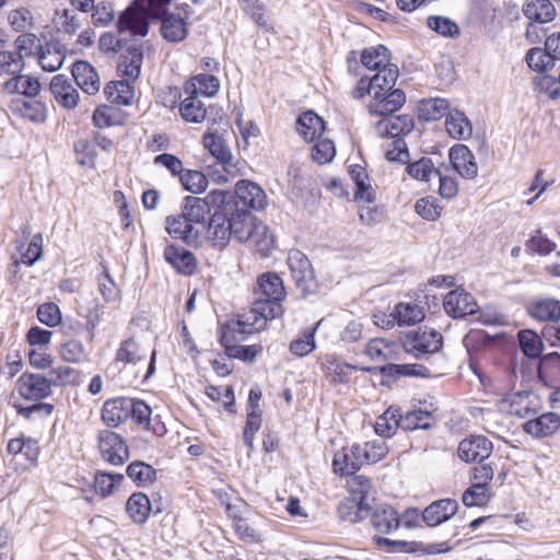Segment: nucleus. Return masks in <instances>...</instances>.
I'll return each mask as SVG.
<instances>
[{"instance_id": "1", "label": "nucleus", "mask_w": 560, "mask_h": 560, "mask_svg": "<svg viewBox=\"0 0 560 560\" xmlns=\"http://www.w3.org/2000/svg\"><path fill=\"white\" fill-rule=\"evenodd\" d=\"M268 310L261 301L254 299L247 311L236 314L220 327L219 343L229 358L252 364L262 354L261 343L242 345V342L250 335L265 329L269 320L280 317L277 314H270Z\"/></svg>"}, {"instance_id": "2", "label": "nucleus", "mask_w": 560, "mask_h": 560, "mask_svg": "<svg viewBox=\"0 0 560 560\" xmlns=\"http://www.w3.org/2000/svg\"><path fill=\"white\" fill-rule=\"evenodd\" d=\"M399 77L396 65L372 75H361L351 89L350 95L360 101L371 96L366 110L370 116H388L398 112L406 103V94L395 89Z\"/></svg>"}, {"instance_id": "3", "label": "nucleus", "mask_w": 560, "mask_h": 560, "mask_svg": "<svg viewBox=\"0 0 560 560\" xmlns=\"http://www.w3.org/2000/svg\"><path fill=\"white\" fill-rule=\"evenodd\" d=\"M516 369V354L497 361L489 372L479 375L483 390L493 396H508L517 383Z\"/></svg>"}, {"instance_id": "4", "label": "nucleus", "mask_w": 560, "mask_h": 560, "mask_svg": "<svg viewBox=\"0 0 560 560\" xmlns=\"http://www.w3.org/2000/svg\"><path fill=\"white\" fill-rule=\"evenodd\" d=\"M346 65L349 74L361 78V68L377 73L395 63L392 62L389 49L380 44L366 47L360 52L358 50H350L346 57Z\"/></svg>"}, {"instance_id": "5", "label": "nucleus", "mask_w": 560, "mask_h": 560, "mask_svg": "<svg viewBox=\"0 0 560 560\" xmlns=\"http://www.w3.org/2000/svg\"><path fill=\"white\" fill-rule=\"evenodd\" d=\"M253 293L254 299L261 301L270 313L272 312V314L280 317L283 315L284 307L282 303L287 298V291L279 275L271 271L259 275Z\"/></svg>"}, {"instance_id": "6", "label": "nucleus", "mask_w": 560, "mask_h": 560, "mask_svg": "<svg viewBox=\"0 0 560 560\" xmlns=\"http://www.w3.org/2000/svg\"><path fill=\"white\" fill-rule=\"evenodd\" d=\"M404 351L416 359H421L427 354L439 352L443 347V336L435 329L419 327L409 330L400 338Z\"/></svg>"}, {"instance_id": "7", "label": "nucleus", "mask_w": 560, "mask_h": 560, "mask_svg": "<svg viewBox=\"0 0 560 560\" xmlns=\"http://www.w3.org/2000/svg\"><path fill=\"white\" fill-rule=\"evenodd\" d=\"M96 448L101 458L113 466H121L129 459V446L119 433L102 429L96 434Z\"/></svg>"}, {"instance_id": "8", "label": "nucleus", "mask_w": 560, "mask_h": 560, "mask_svg": "<svg viewBox=\"0 0 560 560\" xmlns=\"http://www.w3.org/2000/svg\"><path fill=\"white\" fill-rule=\"evenodd\" d=\"M500 408L510 416L526 419L540 412L542 400L534 390H520L503 397Z\"/></svg>"}, {"instance_id": "9", "label": "nucleus", "mask_w": 560, "mask_h": 560, "mask_svg": "<svg viewBox=\"0 0 560 560\" xmlns=\"http://www.w3.org/2000/svg\"><path fill=\"white\" fill-rule=\"evenodd\" d=\"M14 393L24 400L44 402L52 394L51 383L44 374L24 372L15 382Z\"/></svg>"}, {"instance_id": "10", "label": "nucleus", "mask_w": 560, "mask_h": 560, "mask_svg": "<svg viewBox=\"0 0 560 560\" xmlns=\"http://www.w3.org/2000/svg\"><path fill=\"white\" fill-rule=\"evenodd\" d=\"M493 443L486 435L469 434L457 446L458 458L466 464L482 463L491 456Z\"/></svg>"}, {"instance_id": "11", "label": "nucleus", "mask_w": 560, "mask_h": 560, "mask_svg": "<svg viewBox=\"0 0 560 560\" xmlns=\"http://www.w3.org/2000/svg\"><path fill=\"white\" fill-rule=\"evenodd\" d=\"M288 266L295 285L304 294L311 293L315 285V273L308 257L300 249H291L288 254Z\"/></svg>"}, {"instance_id": "12", "label": "nucleus", "mask_w": 560, "mask_h": 560, "mask_svg": "<svg viewBox=\"0 0 560 560\" xmlns=\"http://www.w3.org/2000/svg\"><path fill=\"white\" fill-rule=\"evenodd\" d=\"M179 12H166L161 18L160 33L168 43L184 42L188 36V20L190 18L189 5L182 7Z\"/></svg>"}, {"instance_id": "13", "label": "nucleus", "mask_w": 560, "mask_h": 560, "mask_svg": "<svg viewBox=\"0 0 560 560\" xmlns=\"http://www.w3.org/2000/svg\"><path fill=\"white\" fill-rule=\"evenodd\" d=\"M202 235V244L207 243L214 249H224L232 237L231 226L229 225L228 214L223 211L215 210L205 225Z\"/></svg>"}, {"instance_id": "14", "label": "nucleus", "mask_w": 560, "mask_h": 560, "mask_svg": "<svg viewBox=\"0 0 560 560\" xmlns=\"http://www.w3.org/2000/svg\"><path fill=\"white\" fill-rule=\"evenodd\" d=\"M165 230L174 238L186 245L198 247L202 245L201 233L180 212L165 218Z\"/></svg>"}, {"instance_id": "15", "label": "nucleus", "mask_w": 560, "mask_h": 560, "mask_svg": "<svg viewBox=\"0 0 560 560\" xmlns=\"http://www.w3.org/2000/svg\"><path fill=\"white\" fill-rule=\"evenodd\" d=\"M362 467H364V465L361 458L359 443H353L350 446H342L340 450L335 452L331 462V469L336 476L346 478L350 475H354Z\"/></svg>"}, {"instance_id": "16", "label": "nucleus", "mask_w": 560, "mask_h": 560, "mask_svg": "<svg viewBox=\"0 0 560 560\" xmlns=\"http://www.w3.org/2000/svg\"><path fill=\"white\" fill-rule=\"evenodd\" d=\"M376 118H380L375 122V130L376 132L385 138H402L404 136H407L415 128V120L413 117L409 114H401L393 116H375Z\"/></svg>"}, {"instance_id": "17", "label": "nucleus", "mask_w": 560, "mask_h": 560, "mask_svg": "<svg viewBox=\"0 0 560 560\" xmlns=\"http://www.w3.org/2000/svg\"><path fill=\"white\" fill-rule=\"evenodd\" d=\"M154 19L144 8L132 3L119 18L118 30L128 31L132 35L145 36L149 32L150 21Z\"/></svg>"}, {"instance_id": "18", "label": "nucleus", "mask_w": 560, "mask_h": 560, "mask_svg": "<svg viewBox=\"0 0 560 560\" xmlns=\"http://www.w3.org/2000/svg\"><path fill=\"white\" fill-rule=\"evenodd\" d=\"M522 430L534 439L550 438L560 430V415L553 411L538 413L526 420Z\"/></svg>"}, {"instance_id": "19", "label": "nucleus", "mask_w": 560, "mask_h": 560, "mask_svg": "<svg viewBox=\"0 0 560 560\" xmlns=\"http://www.w3.org/2000/svg\"><path fill=\"white\" fill-rule=\"evenodd\" d=\"M425 317L422 306L412 302H399L395 305L389 318L382 324L384 328H393L394 326H413L421 323Z\"/></svg>"}, {"instance_id": "20", "label": "nucleus", "mask_w": 560, "mask_h": 560, "mask_svg": "<svg viewBox=\"0 0 560 560\" xmlns=\"http://www.w3.org/2000/svg\"><path fill=\"white\" fill-rule=\"evenodd\" d=\"M129 419V397H113L104 401L101 420L106 429H115Z\"/></svg>"}, {"instance_id": "21", "label": "nucleus", "mask_w": 560, "mask_h": 560, "mask_svg": "<svg viewBox=\"0 0 560 560\" xmlns=\"http://www.w3.org/2000/svg\"><path fill=\"white\" fill-rule=\"evenodd\" d=\"M324 376L332 385L346 384L350 381L353 371L362 368L341 361L336 354H325L320 362Z\"/></svg>"}, {"instance_id": "22", "label": "nucleus", "mask_w": 560, "mask_h": 560, "mask_svg": "<svg viewBox=\"0 0 560 560\" xmlns=\"http://www.w3.org/2000/svg\"><path fill=\"white\" fill-rule=\"evenodd\" d=\"M370 524L380 535H389L401 525L400 514L390 504H380L370 514Z\"/></svg>"}, {"instance_id": "23", "label": "nucleus", "mask_w": 560, "mask_h": 560, "mask_svg": "<svg viewBox=\"0 0 560 560\" xmlns=\"http://www.w3.org/2000/svg\"><path fill=\"white\" fill-rule=\"evenodd\" d=\"M163 257L178 273L192 276L197 271L196 256L188 249L175 244H168L163 252Z\"/></svg>"}, {"instance_id": "24", "label": "nucleus", "mask_w": 560, "mask_h": 560, "mask_svg": "<svg viewBox=\"0 0 560 560\" xmlns=\"http://www.w3.org/2000/svg\"><path fill=\"white\" fill-rule=\"evenodd\" d=\"M453 168L466 179H472L478 174V164L471 150L462 143L454 144L448 151Z\"/></svg>"}, {"instance_id": "25", "label": "nucleus", "mask_w": 560, "mask_h": 560, "mask_svg": "<svg viewBox=\"0 0 560 560\" xmlns=\"http://www.w3.org/2000/svg\"><path fill=\"white\" fill-rule=\"evenodd\" d=\"M235 198L237 203L253 210H262L267 205V196L264 189L248 179H241L235 185Z\"/></svg>"}, {"instance_id": "26", "label": "nucleus", "mask_w": 560, "mask_h": 560, "mask_svg": "<svg viewBox=\"0 0 560 560\" xmlns=\"http://www.w3.org/2000/svg\"><path fill=\"white\" fill-rule=\"evenodd\" d=\"M443 307L447 315L453 318H463L476 311V303L472 295L464 290L450 291L443 300Z\"/></svg>"}, {"instance_id": "27", "label": "nucleus", "mask_w": 560, "mask_h": 560, "mask_svg": "<svg viewBox=\"0 0 560 560\" xmlns=\"http://www.w3.org/2000/svg\"><path fill=\"white\" fill-rule=\"evenodd\" d=\"M457 511L456 500L441 499L430 503L421 513V517L428 526L433 527L452 518Z\"/></svg>"}, {"instance_id": "28", "label": "nucleus", "mask_w": 560, "mask_h": 560, "mask_svg": "<svg viewBox=\"0 0 560 560\" xmlns=\"http://www.w3.org/2000/svg\"><path fill=\"white\" fill-rule=\"evenodd\" d=\"M72 77L78 86L89 95H95L101 88V80L95 68L85 60H78L71 68Z\"/></svg>"}, {"instance_id": "29", "label": "nucleus", "mask_w": 560, "mask_h": 560, "mask_svg": "<svg viewBox=\"0 0 560 560\" xmlns=\"http://www.w3.org/2000/svg\"><path fill=\"white\" fill-rule=\"evenodd\" d=\"M229 225L231 226V234L238 242H247L252 232L255 230V225L259 220L253 215L247 209H234L228 214Z\"/></svg>"}, {"instance_id": "30", "label": "nucleus", "mask_w": 560, "mask_h": 560, "mask_svg": "<svg viewBox=\"0 0 560 560\" xmlns=\"http://www.w3.org/2000/svg\"><path fill=\"white\" fill-rule=\"evenodd\" d=\"M50 91L58 104L73 109L79 103V92L63 74L55 75L50 81Z\"/></svg>"}, {"instance_id": "31", "label": "nucleus", "mask_w": 560, "mask_h": 560, "mask_svg": "<svg viewBox=\"0 0 560 560\" xmlns=\"http://www.w3.org/2000/svg\"><path fill=\"white\" fill-rule=\"evenodd\" d=\"M326 129L324 119L313 110L303 112L296 120V131L306 141L319 139Z\"/></svg>"}, {"instance_id": "32", "label": "nucleus", "mask_w": 560, "mask_h": 560, "mask_svg": "<svg viewBox=\"0 0 560 560\" xmlns=\"http://www.w3.org/2000/svg\"><path fill=\"white\" fill-rule=\"evenodd\" d=\"M7 453L11 456L23 455L31 466L37 465L40 454L39 443L36 439L21 434L10 439L7 444Z\"/></svg>"}, {"instance_id": "33", "label": "nucleus", "mask_w": 560, "mask_h": 560, "mask_svg": "<svg viewBox=\"0 0 560 560\" xmlns=\"http://www.w3.org/2000/svg\"><path fill=\"white\" fill-rule=\"evenodd\" d=\"M220 89V80L211 73H198L190 77L183 85L185 94H196L206 97L214 96Z\"/></svg>"}, {"instance_id": "34", "label": "nucleus", "mask_w": 560, "mask_h": 560, "mask_svg": "<svg viewBox=\"0 0 560 560\" xmlns=\"http://www.w3.org/2000/svg\"><path fill=\"white\" fill-rule=\"evenodd\" d=\"M527 312L537 322L558 323L560 320V301L553 298L535 300L528 305Z\"/></svg>"}, {"instance_id": "35", "label": "nucleus", "mask_w": 560, "mask_h": 560, "mask_svg": "<svg viewBox=\"0 0 560 560\" xmlns=\"http://www.w3.org/2000/svg\"><path fill=\"white\" fill-rule=\"evenodd\" d=\"M537 375L540 382L550 388L560 386V353L544 355L538 364Z\"/></svg>"}, {"instance_id": "36", "label": "nucleus", "mask_w": 560, "mask_h": 560, "mask_svg": "<svg viewBox=\"0 0 560 560\" xmlns=\"http://www.w3.org/2000/svg\"><path fill=\"white\" fill-rule=\"evenodd\" d=\"M147 354L135 337H128L120 341L114 361L122 366L137 365L145 360Z\"/></svg>"}, {"instance_id": "37", "label": "nucleus", "mask_w": 560, "mask_h": 560, "mask_svg": "<svg viewBox=\"0 0 560 560\" xmlns=\"http://www.w3.org/2000/svg\"><path fill=\"white\" fill-rule=\"evenodd\" d=\"M151 511V501L143 492H133L126 502V513L135 524H144L149 520Z\"/></svg>"}, {"instance_id": "38", "label": "nucleus", "mask_w": 560, "mask_h": 560, "mask_svg": "<svg viewBox=\"0 0 560 560\" xmlns=\"http://www.w3.org/2000/svg\"><path fill=\"white\" fill-rule=\"evenodd\" d=\"M122 474L96 470L93 477V490L102 499L113 495L121 486Z\"/></svg>"}, {"instance_id": "39", "label": "nucleus", "mask_w": 560, "mask_h": 560, "mask_svg": "<svg viewBox=\"0 0 560 560\" xmlns=\"http://www.w3.org/2000/svg\"><path fill=\"white\" fill-rule=\"evenodd\" d=\"M202 144L224 170L228 171V166L232 165L233 156L222 136L217 132H206L202 136Z\"/></svg>"}, {"instance_id": "40", "label": "nucleus", "mask_w": 560, "mask_h": 560, "mask_svg": "<svg viewBox=\"0 0 560 560\" xmlns=\"http://www.w3.org/2000/svg\"><path fill=\"white\" fill-rule=\"evenodd\" d=\"M10 108L14 114L33 122H44L47 118L46 105L37 100H16L12 102Z\"/></svg>"}, {"instance_id": "41", "label": "nucleus", "mask_w": 560, "mask_h": 560, "mask_svg": "<svg viewBox=\"0 0 560 560\" xmlns=\"http://www.w3.org/2000/svg\"><path fill=\"white\" fill-rule=\"evenodd\" d=\"M523 13L529 21L544 24L556 18V8L550 0H528L523 7Z\"/></svg>"}, {"instance_id": "42", "label": "nucleus", "mask_w": 560, "mask_h": 560, "mask_svg": "<svg viewBox=\"0 0 560 560\" xmlns=\"http://www.w3.org/2000/svg\"><path fill=\"white\" fill-rule=\"evenodd\" d=\"M143 55L140 50L128 49L126 54L119 57L117 70L120 77L129 81H135L140 75Z\"/></svg>"}, {"instance_id": "43", "label": "nucleus", "mask_w": 560, "mask_h": 560, "mask_svg": "<svg viewBox=\"0 0 560 560\" xmlns=\"http://www.w3.org/2000/svg\"><path fill=\"white\" fill-rule=\"evenodd\" d=\"M445 128L447 133L456 140H466L470 138L472 133L469 119L459 110H453L446 115Z\"/></svg>"}, {"instance_id": "44", "label": "nucleus", "mask_w": 560, "mask_h": 560, "mask_svg": "<svg viewBox=\"0 0 560 560\" xmlns=\"http://www.w3.org/2000/svg\"><path fill=\"white\" fill-rule=\"evenodd\" d=\"M349 175L357 186L354 191L355 200H363L369 203L373 202L375 195L371 185L369 184V175L365 167L360 164L350 165Z\"/></svg>"}, {"instance_id": "45", "label": "nucleus", "mask_w": 560, "mask_h": 560, "mask_svg": "<svg viewBox=\"0 0 560 560\" xmlns=\"http://www.w3.org/2000/svg\"><path fill=\"white\" fill-rule=\"evenodd\" d=\"M178 112L185 121L192 124L202 122L207 117V108L196 94H187L179 103Z\"/></svg>"}, {"instance_id": "46", "label": "nucleus", "mask_w": 560, "mask_h": 560, "mask_svg": "<svg viewBox=\"0 0 560 560\" xmlns=\"http://www.w3.org/2000/svg\"><path fill=\"white\" fill-rule=\"evenodd\" d=\"M104 92L107 100L116 105H129L135 96L133 85L126 79L109 82Z\"/></svg>"}, {"instance_id": "47", "label": "nucleus", "mask_w": 560, "mask_h": 560, "mask_svg": "<svg viewBox=\"0 0 560 560\" xmlns=\"http://www.w3.org/2000/svg\"><path fill=\"white\" fill-rule=\"evenodd\" d=\"M448 108L450 104L445 98H424L419 102L418 115L422 120L435 121L446 116L448 114Z\"/></svg>"}, {"instance_id": "48", "label": "nucleus", "mask_w": 560, "mask_h": 560, "mask_svg": "<svg viewBox=\"0 0 560 560\" xmlns=\"http://www.w3.org/2000/svg\"><path fill=\"white\" fill-rule=\"evenodd\" d=\"M126 475L138 487H149L156 480V469L142 460H133L126 468Z\"/></svg>"}, {"instance_id": "49", "label": "nucleus", "mask_w": 560, "mask_h": 560, "mask_svg": "<svg viewBox=\"0 0 560 560\" xmlns=\"http://www.w3.org/2000/svg\"><path fill=\"white\" fill-rule=\"evenodd\" d=\"M398 428H400V408L395 406H389L376 418L374 424L376 434L384 438L393 436Z\"/></svg>"}, {"instance_id": "50", "label": "nucleus", "mask_w": 560, "mask_h": 560, "mask_svg": "<svg viewBox=\"0 0 560 560\" xmlns=\"http://www.w3.org/2000/svg\"><path fill=\"white\" fill-rule=\"evenodd\" d=\"M243 13L254 21L259 27L271 31L267 7L262 0H240Z\"/></svg>"}, {"instance_id": "51", "label": "nucleus", "mask_w": 560, "mask_h": 560, "mask_svg": "<svg viewBox=\"0 0 560 560\" xmlns=\"http://www.w3.org/2000/svg\"><path fill=\"white\" fill-rule=\"evenodd\" d=\"M208 201L206 199L187 196L184 198L182 213L195 226V224H205L206 215L209 213Z\"/></svg>"}, {"instance_id": "52", "label": "nucleus", "mask_w": 560, "mask_h": 560, "mask_svg": "<svg viewBox=\"0 0 560 560\" xmlns=\"http://www.w3.org/2000/svg\"><path fill=\"white\" fill-rule=\"evenodd\" d=\"M51 387L79 386L82 382V372L69 365H58L49 371Z\"/></svg>"}, {"instance_id": "53", "label": "nucleus", "mask_w": 560, "mask_h": 560, "mask_svg": "<svg viewBox=\"0 0 560 560\" xmlns=\"http://www.w3.org/2000/svg\"><path fill=\"white\" fill-rule=\"evenodd\" d=\"M434 422V417L430 411L423 409H413L402 413L400 411V428L405 431L418 429H429Z\"/></svg>"}, {"instance_id": "54", "label": "nucleus", "mask_w": 560, "mask_h": 560, "mask_svg": "<svg viewBox=\"0 0 560 560\" xmlns=\"http://www.w3.org/2000/svg\"><path fill=\"white\" fill-rule=\"evenodd\" d=\"M517 340L525 357L529 359L540 358L544 350V342L536 331L522 329L517 332Z\"/></svg>"}, {"instance_id": "55", "label": "nucleus", "mask_w": 560, "mask_h": 560, "mask_svg": "<svg viewBox=\"0 0 560 560\" xmlns=\"http://www.w3.org/2000/svg\"><path fill=\"white\" fill-rule=\"evenodd\" d=\"M359 450L364 466L376 464L388 454V446L382 440L359 443Z\"/></svg>"}, {"instance_id": "56", "label": "nucleus", "mask_w": 560, "mask_h": 560, "mask_svg": "<svg viewBox=\"0 0 560 560\" xmlns=\"http://www.w3.org/2000/svg\"><path fill=\"white\" fill-rule=\"evenodd\" d=\"M252 234L253 236L247 242H250L261 256H268L275 247V237L268 226L258 221Z\"/></svg>"}, {"instance_id": "57", "label": "nucleus", "mask_w": 560, "mask_h": 560, "mask_svg": "<svg viewBox=\"0 0 560 560\" xmlns=\"http://www.w3.org/2000/svg\"><path fill=\"white\" fill-rule=\"evenodd\" d=\"M319 322L314 326L306 328L302 335L293 339L289 345L290 352L295 357H305L316 348L315 334Z\"/></svg>"}, {"instance_id": "58", "label": "nucleus", "mask_w": 560, "mask_h": 560, "mask_svg": "<svg viewBox=\"0 0 560 560\" xmlns=\"http://www.w3.org/2000/svg\"><path fill=\"white\" fill-rule=\"evenodd\" d=\"M58 354L62 361L74 364L83 362L88 357L83 342L74 338L62 341L59 345Z\"/></svg>"}, {"instance_id": "59", "label": "nucleus", "mask_w": 560, "mask_h": 560, "mask_svg": "<svg viewBox=\"0 0 560 560\" xmlns=\"http://www.w3.org/2000/svg\"><path fill=\"white\" fill-rule=\"evenodd\" d=\"M206 396L217 404H222L224 410L235 413V395L232 386L208 385L205 389Z\"/></svg>"}, {"instance_id": "60", "label": "nucleus", "mask_w": 560, "mask_h": 560, "mask_svg": "<svg viewBox=\"0 0 560 560\" xmlns=\"http://www.w3.org/2000/svg\"><path fill=\"white\" fill-rule=\"evenodd\" d=\"M525 60L528 67L539 75L547 74L555 65V60L549 52L539 47L530 48L526 54Z\"/></svg>"}, {"instance_id": "61", "label": "nucleus", "mask_w": 560, "mask_h": 560, "mask_svg": "<svg viewBox=\"0 0 560 560\" xmlns=\"http://www.w3.org/2000/svg\"><path fill=\"white\" fill-rule=\"evenodd\" d=\"M369 509L368 504L355 498L343 499L337 509L338 515L342 521L358 523L363 520V511Z\"/></svg>"}, {"instance_id": "62", "label": "nucleus", "mask_w": 560, "mask_h": 560, "mask_svg": "<svg viewBox=\"0 0 560 560\" xmlns=\"http://www.w3.org/2000/svg\"><path fill=\"white\" fill-rule=\"evenodd\" d=\"M18 416L22 417L27 421H33L36 418H48L52 415L55 406L50 402H35L28 406H24L21 402H13Z\"/></svg>"}, {"instance_id": "63", "label": "nucleus", "mask_w": 560, "mask_h": 560, "mask_svg": "<svg viewBox=\"0 0 560 560\" xmlns=\"http://www.w3.org/2000/svg\"><path fill=\"white\" fill-rule=\"evenodd\" d=\"M179 182L185 190L195 195L205 192L209 185L208 177L197 170H184L179 176Z\"/></svg>"}, {"instance_id": "64", "label": "nucleus", "mask_w": 560, "mask_h": 560, "mask_svg": "<svg viewBox=\"0 0 560 560\" xmlns=\"http://www.w3.org/2000/svg\"><path fill=\"white\" fill-rule=\"evenodd\" d=\"M490 498L491 491L488 486L472 482L471 486L464 491L462 501L463 504L468 508L485 506L490 501Z\"/></svg>"}]
</instances>
